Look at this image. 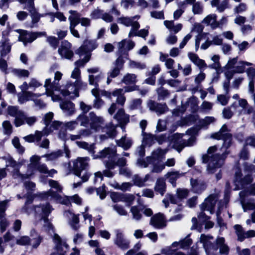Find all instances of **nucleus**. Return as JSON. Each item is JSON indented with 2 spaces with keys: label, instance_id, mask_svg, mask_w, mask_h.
Returning a JSON list of instances; mask_svg holds the SVG:
<instances>
[{
  "label": "nucleus",
  "instance_id": "obj_1",
  "mask_svg": "<svg viewBox=\"0 0 255 255\" xmlns=\"http://www.w3.org/2000/svg\"><path fill=\"white\" fill-rule=\"evenodd\" d=\"M211 137L217 139H222L224 141L222 149H225L223 152L214 154L217 150L216 145L210 147L207 151V154L202 156L203 163L208 162L207 171L209 174H213L217 172L224 164L227 155L229 153L227 149L232 144V135L228 132L227 127L224 125L220 130L212 134Z\"/></svg>",
  "mask_w": 255,
  "mask_h": 255
},
{
  "label": "nucleus",
  "instance_id": "obj_2",
  "mask_svg": "<svg viewBox=\"0 0 255 255\" xmlns=\"http://www.w3.org/2000/svg\"><path fill=\"white\" fill-rule=\"evenodd\" d=\"M62 74L57 71L55 73L54 80L51 82L50 78L46 79L44 87L45 88L46 94L48 96L52 97L54 92H58L64 97L70 96L71 98L79 97V89L82 86H86L87 84L83 83L81 80H76L74 83L67 82L65 85L60 86L59 82L61 79Z\"/></svg>",
  "mask_w": 255,
  "mask_h": 255
},
{
  "label": "nucleus",
  "instance_id": "obj_3",
  "mask_svg": "<svg viewBox=\"0 0 255 255\" xmlns=\"http://www.w3.org/2000/svg\"><path fill=\"white\" fill-rule=\"evenodd\" d=\"M117 148L114 147H105L98 152L97 155H93L94 159L100 158L103 160V163L106 169L103 170L104 176L112 178L116 174V172L112 171L116 167L115 163V156L117 155Z\"/></svg>",
  "mask_w": 255,
  "mask_h": 255
},
{
  "label": "nucleus",
  "instance_id": "obj_4",
  "mask_svg": "<svg viewBox=\"0 0 255 255\" xmlns=\"http://www.w3.org/2000/svg\"><path fill=\"white\" fill-rule=\"evenodd\" d=\"M41 157L37 155H33L30 158V163L28 165L27 170L25 174H21L17 171L14 174V178L23 180L30 178L34 174L36 171L41 173L46 174L48 171V168L46 164L41 163L39 161Z\"/></svg>",
  "mask_w": 255,
  "mask_h": 255
},
{
  "label": "nucleus",
  "instance_id": "obj_5",
  "mask_svg": "<svg viewBox=\"0 0 255 255\" xmlns=\"http://www.w3.org/2000/svg\"><path fill=\"white\" fill-rule=\"evenodd\" d=\"M89 161V158L86 157H79L73 162L74 173L82 179V182L88 181L90 177L89 173L86 171H84L82 174L83 171L86 170L88 167Z\"/></svg>",
  "mask_w": 255,
  "mask_h": 255
},
{
  "label": "nucleus",
  "instance_id": "obj_6",
  "mask_svg": "<svg viewBox=\"0 0 255 255\" xmlns=\"http://www.w3.org/2000/svg\"><path fill=\"white\" fill-rule=\"evenodd\" d=\"M183 134L176 133L170 137V140L173 147L178 152H180L186 146H192L196 141V138L194 136H191L187 140L183 139Z\"/></svg>",
  "mask_w": 255,
  "mask_h": 255
},
{
  "label": "nucleus",
  "instance_id": "obj_7",
  "mask_svg": "<svg viewBox=\"0 0 255 255\" xmlns=\"http://www.w3.org/2000/svg\"><path fill=\"white\" fill-rule=\"evenodd\" d=\"M89 118L90 121V128L92 130L97 132L102 129L103 131L107 132L108 136H111L114 134L115 129L113 126H111L108 131L107 130L108 127L106 128H102V125L104 124V120L102 117L97 116L94 112H90L89 113Z\"/></svg>",
  "mask_w": 255,
  "mask_h": 255
},
{
  "label": "nucleus",
  "instance_id": "obj_8",
  "mask_svg": "<svg viewBox=\"0 0 255 255\" xmlns=\"http://www.w3.org/2000/svg\"><path fill=\"white\" fill-rule=\"evenodd\" d=\"M234 169L235 177L234 183L235 185L234 190H239L244 185L250 184L253 181L254 178L251 173H248L244 177H242L243 174L241 169L238 166H236Z\"/></svg>",
  "mask_w": 255,
  "mask_h": 255
},
{
  "label": "nucleus",
  "instance_id": "obj_9",
  "mask_svg": "<svg viewBox=\"0 0 255 255\" xmlns=\"http://www.w3.org/2000/svg\"><path fill=\"white\" fill-rule=\"evenodd\" d=\"M238 57L230 59L225 66V68L228 70L233 69L234 73H243L245 71L246 66H252L253 63L244 61H238Z\"/></svg>",
  "mask_w": 255,
  "mask_h": 255
},
{
  "label": "nucleus",
  "instance_id": "obj_10",
  "mask_svg": "<svg viewBox=\"0 0 255 255\" xmlns=\"http://www.w3.org/2000/svg\"><path fill=\"white\" fill-rule=\"evenodd\" d=\"M17 31L20 34L18 40L22 41L25 45L27 43L32 42L38 37L46 36V33L45 31L32 32L21 29H18Z\"/></svg>",
  "mask_w": 255,
  "mask_h": 255
},
{
  "label": "nucleus",
  "instance_id": "obj_11",
  "mask_svg": "<svg viewBox=\"0 0 255 255\" xmlns=\"http://www.w3.org/2000/svg\"><path fill=\"white\" fill-rule=\"evenodd\" d=\"M124 63L125 60L123 57L120 55L114 62V66L107 73V84H109L111 82L112 79L120 75L121 71L123 68Z\"/></svg>",
  "mask_w": 255,
  "mask_h": 255
},
{
  "label": "nucleus",
  "instance_id": "obj_12",
  "mask_svg": "<svg viewBox=\"0 0 255 255\" xmlns=\"http://www.w3.org/2000/svg\"><path fill=\"white\" fill-rule=\"evenodd\" d=\"M97 46L98 44L96 40H86L84 42L83 44L77 49L76 53L78 54L80 57L89 54V57H91V51L95 49Z\"/></svg>",
  "mask_w": 255,
  "mask_h": 255
},
{
  "label": "nucleus",
  "instance_id": "obj_13",
  "mask_svg": "<svg viewBox=\"0 0 255 255\" xmlns=\"http://www.w3.org/2000/svg\"><path fill=\"white\" fill-rule=\"evenodd\" d=\"M33 210L35 218L40 219L48 217L53 208L49 203H46L33 206Z\"/></svg>",
  "mask_w": 255,
  "mask_h": 255
},
{
  "label": "nucleus",
  "instance_id": "obj_14",
  "mask_svg": "<svg viewBox=\"0 0 255 255\" xmlns=\"http://www.w3.org/2000/svg\"><path fill=\"white\" fill-rule=\"evenodd\" d=\"M7 112L10 116L14 118V124L16 127H19L22 126V122L21 119L25 113L24 111L20 110L18 106H8Z\"/></svg>",
  "mask_w": 255,
  "mask_h": 255
},
{
  "label": "nucleus",
  "instance_id": "obj_15",
  "mask_svg": "<svg viewBox=\"0 0 255 255\" xmlns=\"http://www.w3.org/2000/svg\"><path fill=\"white\" fill-rule=\"evenodd\" d=\"M37 196L42 199H48L50 197L51 199L58 201L64 205H68L70 203V196L62 199L57 193L51 190L47 192L39 193L37 194Z\"/></svg>",
  "mask_w": 255,
  "mask_h": 255
},
{
  "label": "nucleus",
  "instance_id": "obj_16",
  "mask_svg": "<svg viewBox=\"0 0 255 255\" xmlns=\"http://www.w3.org/2000/svg\"><path fill=\"white\" fill-rule=\"evenodd\" d=\"M218 198L219 196L217 193L210 195L200 205L201 210L207 211L211 214H213L214 211L215 206Z\"/></svg>",
  "mask_w": 255,
  "mask_h": 255
},
{
  "label": "nucleus",
  "instance_id": "obj_17",
  "mask_svg": "<svg viewBox=\"0 0 255 255\" xmlns=\"http://www.w3.org/2000/svg\"><path fill=\"white\" fill-rule=\"evenodd\" d=\"M71 47V44L68 41H62L60 47L58 49V53L62 57L71 59L74 55Z\"/></svg>",
  "mask_w": 255,
  "mask_h": 255
},
{
  "label": "nucleus",
  "instance_id": "obj_18",
  "mask_svg": "<svg viewBox=\"0 0 255 255\" xmlns=\"http://www.w3.org/2000/svg\"><path fill=\"white\" fill-rule=\"evenodd\" d=\"M150 224L158 229L165 228L166 223L164 215L160 213L155 214L151 218Z\"/></svg>",
  "mask_w": 255,
  "mask_h": 255
},
{
  "label": "nucleus",
  "instance_id": "obj_19",
  "mask_svg": "<svg viewBox=\"0 0 255 255\" xmlns=\"http://www.w3.org/2000/svg\"><path fill=\"white\" fill-rule=\"evenodd\" d=\"M8 202V200L0 202V230L1 233L5 231L9 225V222L6 219L4 218L5 215V211Z\"/></svg>",
  "mask_w": 255,
  "mask_h": 255
},
{
  "label": "nucleus",
  "instance_id": "obj_20",
  "mask_svg": "<svg viewBox=\"0 0 255 255\" xmlns=\"http://www.w3.org/2000/svg\"><path fill=\"white\" fill-rule=\"evenodd\" d=\"M116 238L114 243L120 248L127 250L129 248V241L127 240L122 232L119 230L115 231Z\"/></svg>",
  "mask_w": 255,
  "mask_h": 255
},
{
  "label": "nucleus",
  "instance_id": "obj_21",
  "mask_svg": "<svg viewBox=\"0 0 255 255\" xmlns=\"http://www.w3.org/2000/svg\"><path fill=\"white\" fill-rule=\"evenodd\" d=\"M139 15H135L133 17H121L119 18L118 21L126 26H131L130 30H138L140 27L139 23L134 21L135 19H138Z\"/></svg>",
  "mask_w": 255,
  "mask_h": 255
},
{
  "label": "nucleus",
  "instance_id": "obj_22",
  "mask_svg": "<svg viewBox=\"0 0 255 255\" xmlns=\"http://www.w3.org/2000/svg\"><path fill=\"white\" fill-rule=\"evenodd\" d=\"M216 247L215 251L219 249L221 255H228L230 252V248L225 243V239L222 237H218L215 240Z\"/></svg>",
  "mask_w": 255,
  "mask_h": 255
},
{
  "label": "nucleus",
  "instance_id": "obj_23",
  "mask_svg": "<svg viewBox=\"0 0 255 255\" xmlns=\"http://www.w3.org/2000/svg\"><path fill=\"white\" fill-rule=\"evenodd\" d=\"M40 94L33 93L29 91L21 92L17 94L18 102L23 104L29 100H34V98L41 96Z\"/></svg>",
  "mask_w": 255,
  "mask_h": 255
},
{
  "label": "nucleus",
  "instance_id": "obj_24",
  "mask_svg": "<svg viewBox=\"0 0 255 255\" xmlns=\"http://www.w3.org/2000/svg\"><path fill=\"white\" fill-rule=\"evenodd\" d=\"M114 118L116 119L121 126H124L129 122V116L126 114L123 108L118 110L117 113L114 116Z\"/></svg>",
  "mask_w": 255,
  "mask_h": 255
},
{
  "label": "nucleus",
  "instance_id": "obj_25",
  "mask_svg": "<svg viewBox=\"0 0 255 255\" xmlns=\"http://www.w3.org/2000/svg\"><path fill=\"white\" fill-rule=\"evenodd\" d=\"M167 152V150L166 149L157 148L152 152L151 156L147 157V160L152 161L154 164L156 161H161L163 159Z\"/></svg>",
  "mask_w": 255,
  "mask_h": 255
},
{
  "label": "nucleus",
  "instance_id": "obj_26",
  "mask_svg": "<svg viewBox=\"0 0 255 255\" xmlns=\"http://www.w3.org/2000/svg\"><path fill=\"white\" fill-rule=\"evenodd\" d=\"M147 106L151 111L155 112L158 115L164 113L167 109L166 104H162L150 100L147 103Z\"/></svg>",
  "mask_w": 255,
  "mask_h": 255
},
{
  "label": "nucleus",
  "instance_id": "obj_27",
  "mask_svg": "<svg viewBox=\"0 0 255 255\" xmlns=\"http://www.w3.org/2000/svg\"><path fill=\"white\" fill-rule=\"evenodd\" d=\"M135 46V43L131 40H127L126 39L122 40L118 43L119 52L120 55L122 56L123 54L126 53L127 56V52L128 51L132 49Z\"/></svg>",
  "mask_w": 255,
  "mask_h": 255
},
{
  "label": "nucleus",
  "instance_id": "obj_28",
  "mask_svg": "<svg viewBox=\"0 0 255 255\" xmlns=\"http://www.w3.org/2000/svg\"><path fill=\"white\" fill-rule=\"evenodd\" d=\"M188 57L190 61L196 65L201 71L204 70L208 67L205 61L199 58V56L196 54L189 52L188 53Z\"/></svg>",
  "mask_w": 255,
  "mask_h": 255
},
{
  "label": "nucleus",
  "instance_id": "obj_29",
  "mask_svg": "<svg viewBox=\"0 0 255 255\" xmlns=\"http://www.w3.org/2000/svg\"><path fill=\"white\" fill-rule=\"evenodd\" d=\"M30 236L32 238L30 245L33 249L37 248L42 242L43 237L34 229H32L30 230Z\"/></svg>",
  "mask_w": 255,
  "mask_h": 255
},
{
  "label": "nucleus",
  "instance_id": "obj_30",
  "mask_svg": "<svg viewBox=\"0 0 255 255\" xmlns=\"http://www.w3.org/2000/svg\"><path fill=\"white\" fill-rule=\"evenodd\" d=\"M217 17L215 14H209L203 19L202 23L210 25L213 29H215L220 26V22L217 21Z\"/></svg>",
  "mask_w": 255,
  "mask_h": 255
},
{
  "label": "nucleus",
  "instance_id": "obj_31",
  "mask_svg": "<svg viewBox=\"0 0 255 255\" xmlns=\"http://www.w3.org/2000/svg\"><path fill=\"white\" fill-rule=\"evenodd\" d=\"M212 239L213 237L204 234H202L200 238V242L203 244L206 252L208 254L211 253L212 248L214 249L212 243L210 241V240Z\"/></svg>",
  "mask_w": 255,
  "mask_h": 255
},
{
  "label": "nucleus",
  "instance_id": "obj_32",
  "mask_svg": "<svg viewBox=\"0 0 255 255\" xmlns=\"http://www.w3.org/2000/svg\"><path fill=\"white\" fill-rule=\"evenodd\" d=\"M184 175V173L179 171H171L167 172L165 175V177L168 179L169 182L172 184L173 187L176 186V180Z\"/></svg>",
  "mask_w": 255,
  "mask_h": 255
},
{
  "label": "nucleus",
  "instance_id": "obj_33",
  "mask_svg": "<svg viewBox=\"0 0 255 255\" xmlns=\"http://www.w3.org/2000/svg\"><path fill=\"white\" fill-rule=\"evenodd\" d=\"M190 183L194 192L197 193H201L205 190L207 187L206 183L203 181L191 179Z\"/></svg>",
  "mask_w": 255,
  "mask_h": 255
},
{
  "label": "nucleus",
  "instance_id": "obj_34",
  "mask_svg": "<svg viewBox=\"0 0 255 255\" xmlns=\"http://www.w3.org/2000/svg\"><path fill=\"white\" fill-rule=\"evenodd\" d=\"M1 158L5 161L6 167H11L13 168L12 176L14 178V174L17 171L20 173L18 170V168L20 166L19 164L17 163L15 160H14L10 155H7L4 156L2 157Z\"/></svg>",
  "mask_w": 255,
  "mask_h": 255
},
{
  "label": "nucleus",
  "instance_id": "obj_35",
  "mask_svg": "<svg viewBox=\"0 0 255 255\" xmlns=\"http://www.w3.org/2000/svg\"><path fill=\"white\" fill-rule=\"evenodd\" d=\"M116 143L119 146L122 147L124 150H127L132 146V140L130 137L124 136L120 139L117 140Z\"/></svg>",
  "mask_w": 255,
  "mask_h": 255
},
{
  "label": "nucleus",
  "instance_id": "obj_36",
  "mask_svg": "<svg viewBox=\"0 0 255 255\" xmlns=\"http://www.w3.org/2000/svg\"><path fill=\"white\" fill-rule=\"evenodd\" d=\"M60 107L64 113L67 116L72 115L74 113V104L70 101H64L60 103Z\"/></svg>",
  "mask_w": 255,
  "mask_h": 255
},
{
  "label": "nucleus",
  "instance_id": "obj_37",
  "mask_svg": "<svg viewBox=\"0 0 255 255\" xmlns=\"http://www.w3.org/2000/svg\"><path fill=\"white\" fill-rule=\"evenodd\" d=\"M64 215L67 217H70V216H71L72 219L70 222H69V224L73 229L77 230L79 227V215H75L72 213L71 212L67 211L64 212Z\"/></svg>",
  "mask_w": 255,
  "mask_h": 255
},
{
  "label": "nucleus",
  "instance_id": "obj_38",
  "mask_svg": "<svg viewBox=\"0 0 255 255\" xmlns=\"http://www.w3.org/2000/svg\"><path fill=\"white\" fill-rule=\"evenodd\" d=\"M27 10L29 12L31 18V23L30 27L31 28L36 27V24L39 21L42 15L37 12L35 6L28 8Z\"/></svg>",
  "mask_w": 255,
  "mask_h": 255
},
{
  "label": "nucleus",
  "instance_id": "obj_39",
  "mask_svg": "<svg viewBox=\"0 0 255 255\" xmlns=\"http://www.w3.org/2000/svg\"><path fill=\"white\" fill-rule=\"evenodd\" d=\"M123 92V89H117L112 93V95L113 96L117 97L116 104H118L122 106L124 105L126 100Z\"/></svg>",
  "mask_w": 255,
  "mask_h": 255
},
{
  "label": "nucleus",
  "instance_id": "obj_40",
  "mask_svg": "<svg viewBox=\"0 0 255 255\" xmlns=\"http://www.w3.org/2000/svg\"><path fill=\"white\" fill-rule=\"evenodd\" d=\"M34 195L28 192L25 196L23 197L26 198V200L25 202L24 206L21 209V211L23 213L27 214H29L31 212L32 209L29 207V205L31 204L34 199Z\"/></svg>",
  "mask_w": 255,
  "mask_h": 255
},
{
  "label": "nucleus",
  "instance_id": "obj_41",
  "mask_svg": "<svg viewBox=\"0 0 255 255\" xmlns=\"http://www.w3.org/2000/svg\"><path fill=\"white\" fill-rule=\"evenodd\" d=\"M44 136L43 132L36 130L34 134H30L23 137L24 140L28 142H32L34 141H39L42 137Z\"/></svg>",
  "mask_w": 255,
  "mask_h": 255
},
{
  "label": "nucleus",
  "instance_id": "obj_42",
  "mask_svg": "<svg viewBox=\"0 0 255 255\" xmlns=\"http://www.w3.org/2000/svg\"><path fill=\"white\" fill-rule=\"evenodd\" d=\"M69 12L70 15L68 17L70 25H77L80 21V14L75 10H70Z\"/></svg>",
  "mask_w": 255,
  "mask_h": 255
},
{
  "label": "nucleus",
  "instance_id": "obj_43",
  "mask_svg": "<svg viewBox=\"0 0 255 255\" xmlns=\"http://www.w3.org/2000/svg\"><path fill=\"white\" fill-rule=\"evenodd\" d=\"M130 212L132 215V218L135 221H139L141 219L142 215L140 213L141 212V207L137 206H133L130 208Z\"/></svg>",
  "mask_w": 255,
  "mask_h": 255
},
{
  "label": "nucleus",
  "instance_id": "obj_44",
  "mask_svg": "<svg viewBox=\"0 0 255 255\" xmlns=\"http://www.w3.org/2000/svg\"><path fill=\"white\" fill-rule=\"evenodd\" d=\"M104 78V75L102 72L99 73L97 75H89V82L90 85L99 87L98 83L100 82Z\"/></svg>",
  "mask_w": 255,
  "mask_h": 255
},
{
  "label": "nucleus",
  "instance_id": "obj_45",
  "mask_svg": "<svg viewBox=\"0 0 255 255\" xmlns=\"http://www.w3.org/2000/svg\"><path fill=\"white\" fill-rule=\"evenodd\" d=\"M1 45L0 46V53L1 57H5L11 50V45L6 40L1 42Z\"/></svg>",
  "mask_w": 255,
  "mask_h": 255
},
{
  "label": "nucleus",
  "instance_id": "obj_46",
  "mask_svg": "<svg viewBox=\"0 0 255 255\" xmlns=\"http://www.w3.org/2000/svg\"><path fill=\"white\" fill-rule=\"evenodd\" d=\"M53 240L55 244L56 249H67L68 245L66 243L62 241L61 238L57 234H54L53 237Z\"/></svg>",
  "mask_w": 255,
  "mask_h": 255
},
{
  "label": "nucleus",
  "instance_id": "obj_47",
  "mask_svg": "<svg viewBox=\"0 0 255 255\" xmlns=\"http://www.w3.org/2000/svg\"><path fill=\"white\" fill-rule=\"evenodd\" d=\"M76 144L80 148L87 150L93 156L94 154V145L93 144H89L85 141H76Z\"/></svg>",
  "mask_w": 255,
  "mask_h": 255
},
{
  "label": "nucleus",
  "instance_id": "obj_48",
  "mask_svg": "<svg viewBox=\"0 0 255 255\" xmlns=\"http://www.w3.org/2000/svg\"><path fill=\"white\" fill-rule=\"evenodd\" d=\"M236 234L238 237V240L243 242L245 240V233L244 230L240 225H235L234 226Z\"/></svg>",
  "mask_w": 255,
  "mask_h": 255
},
{
  "label": "nucleus",
  "instance_id": "obj_49",
  "mask_svg": "<svg viewBox=\"0 0 255 255\" xmlns=\"http://www.w3.org/2000/svg\"><path fill=\"white\" fill-rule=\"evenodd\" d=\"M155 190L163 195L165 191V182L163 178L157 179L155 186Z\"/></svg>",
  "mask_w": 255,
  "mask_h": 255
},
{
  "label": "nucleus",
  "instance_id": "obj_50",
  "mask_svg": "<svg viewBox=\"0 0 255 255\" xmlns=\"http://www.w3.org/2000/svg\"><path fill=\"white\" fill-rule=\"evenodd\" d=\"M61 124L58 121H54L49 125L48 129L44 128L42 131L44 135H47L49 134L51 132L54 130L58 129L61 126Z\"/></svg>",
  "mask_w": 255,
  "mask_h": 255
},
{
  "label": "nucleus",
  "instance_id": "obj_51",
  "mask_svg": "<svg viewBox=\"0 0 255 255\" xmlns=\"http://www.w3.org/2000/svg\"><path fill=\"white\" fill-rule=\"evenodd\" d=\"M148 34V29H142L139 31H137V30H130L128 33V37H130L132 36H138L145 38Z\"/></svg>",
  "mask_w": 255,
  "mask_h": 255
},
{
  "label": "nucleus",
  "instance_id": "obj_52",
  "mask_svg": "<svg viewBox=\"0 0 255 255\" xmlns=\"http://www.w3.org/2000/svg\"><path fill=\"white\" fill-rule=\"evenodd\" d=\"M122 82L126 85L134 84L136 82V76L134 74L128 73L124 76Z\"/></svg>",
  "mask_w": 255,
  "mask_h": 255
},
{
  "label": "nucleus",
  "instance_id": "obj_53",
  "mask_svg": "<svg viewBox=\"0 0 255 255\" xmlns=\"http://www.w3.org/2000/svg\"><path fill=\"white\" fill-rule=\"evenodd\" d=\"M37 118L35 116H31L28 117L26 115L25 113L24 114L23 116L21 119V121L22 122V125L26 124L29 126H33L37 121Z\"/></svg>",
  "mask_w": 255,
  "mask_h": 255
},
{
  "label": "nucleus",
  "instance_id": "obj_54",
  "mask_svg": "<svg viewBox=\"0 0 255 255\" xmlns=\"http://www.w3.org/2000/svg\"><path fill=\"white\" fill-rule=\"evenodd\" d=\"M13 74L18 78H27L29 75L28 70L21 69H14L12 70Z\"/></svg>",
  "mask_w": 255,
  "mask_h": 255
},
{
  "label": "nucleus",
  "instance_id": "obj_55",
  "mask_svg": "<svg viewBox=\"0 0 255 255\" xmlns=\"http://www.w3.org/2000/svg\"><path fill=\"white\" fill-rule=\"evenodd\" d=\"M188 195V190L186 189L178 188L176 190V195H174L177 199L178 202L184 198H185Z\"/></svg>",
  "mask_w": 255,
  "mask_h": 255
},
{
  "label": "nucleus",
  "instance_id": "obj_56",
  "mask_svg": "<svg viewBox=\"0 0 255 255\" xmlns=\"http://www.w3.org/2000/svg\"><path fill=\"white\" fill-rule=\"evenodd\" d=\"M62 154V151L59 150L53 152L50 154H44L42 157H46L47 161H53L61 156Z\"/></svg>",
  "mask_w": 255,
  "mask_h": 255
},
{
  "label": "nucleus",
  "instance_id": "obj_57",
  "mask_svg": "<svg viewBox=\"0 0 255 255\" xmlns=\"http://www.w3.org/2000/svg\"><path fill=\"white\" fill-rule=\"evenodd\" d=\"M11 142L12 145L17 149V151L19 153L22 154L24 152L25 149L24 147L20 144L18 137L15 136L12 139Z\"/></svg>",
  "mask_w": 255,
  "mask_h": 255
},
{
  "label": "nucleus",
  "instance_id": "obj_58",
  "mask_svg": "<svg viewBox=\"0 0 255 255\" xmlns=\"http://www.w3.org/2000/svg\"><path fill=\"white\" fill-rule=\"evenodd\" d=\"M155 137L151 134H147L144 135L142 145L144 146H150L153 143Z\"/></svg>",
  "mask_w": 255,
  "mask_h": 255
},
{
  "label": "nucleus",
  "instance_id": "obj_59",
  "mask_svg": "<svg viewBox=\"0 0 255 255\" xmlns=\"http://www.w3.org/2000/svg\"><path fill=\"white\" fill-rule=\"evenodd\" d=\"M76 121L80 122V126L87 127L90 121L89 118L84 114L79 115L76 118Z\"/></svg>",
  "mask_w": 255,
  "mask_h": 255
},
{
  "label": "nucleus",
  "instance_id": "obj_60",
  "mask_svg": "<svg viewBox=\"0 0 255 255\" xmlns=\"http://www.w3.org/2000/svg\"><path fill=\"white\" fill-rule=\"evenodd\" d=\"M31 239L27 236H22L18 238L16 241V244L20 246L30 245Z\"/></svg>",
  "mask_w": 255,
  "mask_h": 255
},
{
  "label": "nucleus",
  "instance_id": "obj_61",
  "mask_svg": "<svg viewBox=\"0 0 255 255\" xmlns=\"http://www.w3.org/2000/svg\"><path fill=\"white\" fill-rule=\"evenodd\" d=\"M169 201L172 204H176L178 203L177 199L176 197L173 195L168 194L166 195V198L162 201L163 203L164 204L165 207L167 208L169 205Z\"/></svg>",
  "mask_w": 255,
  "mask_h": 255
},
{
  "label": "nucleus",
  "instance_id": "obj_62",
  "mask_svg": "<svg viewBox=\"0 0 255 255\" xmlns=\"http://www.w3.org/2000/svg\"><path fill=\"white\" fill-rule=\"evenodd\" d=\"M192 10L194 14H200L203 12V6L200 2L197 1L193 3Z\"/></svg>",
  "mask_w": 255,
  "mask_h": 255
},
{
  "label": "nucleus",
  "instance_id": "obj_63",
  "mask_svg": "<svg viewBox=\"0 0 255 255\" xmlns=\"http://www.w3.org/2000/svg\"><path fill=\"white\" fill-rule=\"evenodd\" d=\"M135 199L134 195L130 194H123V202H125L127 206H130L132 204Z\"/></svg>",
  "mask_w": 255,
  "mask_h": 255
},
{
  "label": "nucleus",
  "instance_id": "obj_64",
  "mask_svg": "<svg viewBox=\"0 0 255 255\" xmlns=\"http://www.w3.org/2000/svg\"><path fill=\"white\" fill-rule=\"evenodd\" d=\"M113 209L120 216H127L128 215L127 211L124 209V207L118 204L114 205Z\"/></svg>",
  "mask_w": 255,
  "mask_h": 255
}]
</instances>
